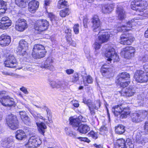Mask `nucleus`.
I'll return each instance as SVG.
<instances>
[{
	"mask_svg": "<svg viewBox=\"0 0 148 148\" xmlns=\"http://www.w3.org/2000/svg\"><path fill=\"white\" fill-rule=\"evenodd\" d=\"M130 77V75L126 72L120 73L116 77V83L121 87L124 88L128 86L130 83L128 80Z\"/></svg>",
	"mask_w": 148,
	"mask_h": 148,
	"instance_id": "1",
	"label": "nucleus"
},
{
	"mask_svg": "<svg viewBox=\"0 0 148 148\" xmlns=\"http://www.w3.org/2000/svg\"><path fill=\"white\" fill-rule=\"evenodd\" d=\"M98 36L99 42H96L93 45V47L95 50L100 49L101 44L107 42L112 35L111 34L110 32H106L104 30H102L99 32Z\"/></svg>",
	"mask_w": 148,
	"mask_h": 148,
	"instance_id": "2",
	"label": "nucleus"
},
{
	"mask_svg": "<svg viewBox=\"0 0 148 148\" xmlns=\"http://www.w3.org/2000/svg\"><path fill=\"white\" fill-rule=\"evenodd\" d=\"M112 111L115 116L120 115L121 119L126 118L130 112L128 109L123 108L122 105H119L114 106L112 108Z\"/></svg>",
	"mask_w": 148,
	"mask_h": 148,
	"instance_id": "3",
	"label": "nucleus"
},
{
	"mask_svg": "<svg viewBox=\"0 0 148 148\" xmlns=\"http://www.w3.org/2000/svg\"><path fill=\"white\" fill-rule=\"evenodd\" d=\"M46 53V51L43 46L40 44H36L34 46L32 56L35 58H41L43 57Z\"/></svg>",
	"mask_w": 148,
	"mask_h": 148,
	"instance_id": "4",
	"label": "nucleus"
},
{
	"mask_svg": "<svg viewBox=\"0 0 148 148\" xmlns=\"http://www.w3.org/2000/svg\"><path fill=\"white\" fill-rule=\"evenodd\" d=\"M147 6V2L145 0H134L131 3V8L138 12L145 10Z\"/></svg>",
	"mask_w": 148,
	"mask_h": 148,
	"instance_id": "5",
	"label": "nucleus"
},
{
	"mask_svg": "<svg viewBox=\"0 0 148 148\" xmlns=\"http://www.w3.org/2000/svg\"><path fill=\"white\" fill-rule=\"evenodd\" d=\"M6 123L9 127L13 130L18 127V121L16 116L12 114L9 115L6 118Z\"/></svg>",
	"mask_w": 148,
	"mask_h": 148,
	"instance_id": "6",
	"label": "nucleus"
},
{
	"mask_svg": "<svg viewBox=\"0 0 148 148\" xmlns=\"http://www.w3.org/2000/svg\"><path fill=\"white\" fill-rule=\"evenodd\" d=\"M134 77L138 82H145L148 81V74L142 70H137L135 73Z\"/></svg>",
	"mask_w": 148,
	"mask_h": 148,
	"instance_id": "7",
	"label": "nucleus"
},
{
	"mask_svg": "<svg viewBox=\"0 0 148 148\" xmlns=\"http://www.w3.org/2000/svg\"><path fill=\"white\" fill-rule=\"evenodd\" d=\"M148 114V111L143 110L139 111L134 114L132 120L133 122L136 123L140 122L146 118Z\"/></svg>",
	"mask_w": 148,
	"mask_h": 148,
	"instance_id": "8",
	"label": "nucleus"
},
{
	"mask_svg": "<svg viewBox=\"0 0 148 148\" xmlns=\"http://www.w3.org/2000/svg\"><path fill=\"white\" fill-rule=\"evenodd\" d=\"M105 56L108 58L107 60L109 62H110L113 60L114 62H118L119 60V57L116 53L114 49L113 48H110L106 51Z\"/></svg>",
	"mask_w": 148,
	"mask_h": 148,
	"instance_id": "9",
	"label": "nucleus"
},
{
	"mask_svg": "<svg viewBox=\"0 0 148 148\" xmlns=\"http://www.w3.org/2000/svg\"><path fill=\"white\" fill-rule=\"evenodd\" d=\"M49 24L46 20L42 19L38 21L35 26L36 30L42 32L47 29L48 28Z\"/></svg>",
	"mask_w": 148,
	"mask_h": 148,
	"instance_id": "10",
	"label": "nucleus"
},
{
	"mask_svg": "<svg viewBox=\"0 0 148 148\" xmlns=\"http://www.w3.org/2000/svg\"><path fill=\"white\" fill-rule=\"evenodd\" d=\"M28 49V45L27 42L24 40H21L19 42L16 51L20 55L23 56L26 53V51Z\"/></svg>",
	"mask_w": 148,
	"mask_h": 148,
	"instance_id": "11",
	"label": "nucleus"
},
{
	"mask_svg": "<svg viewBox=\"0 0 148 148\" xmlns=\"http://www.w3.org/2000/svg\"><path fill=\"white\" fill-rule=\"evenodd\" d=\"M41 143V141L40 139L33 136L30 138L25 145L27 147L34 148L37 147Z\"/></svg>",
	"mask_w": 148,
	"mask_h": 148,
	"instance_id": "12",
	"label": "nucleus"
},
{
	"mask_svg": "<svg viewBox=\"0 0 148 148\" xmlns=\"http://www.w3.org/2000/svg\"><path fill=\"white\" fill-rule=\"evenodd\" d=\"M135 51L134 48L132 47L127 46L123 49L122 53L124 55L125 58L129 59L134 56Z\"/></svg>",
	"mask_w": 148,
	"mask_h": 148,
	"instance_id": "13",
	"label": "nucleus"
},
{
	"mask_svg": "<svg viewBox=\"0 0 148 148\" xmlns=\"http://www.w3.org/2000/svg\"><path fill=\"white\" fill-rule=\"evenodd\" d=\"M12 24V21L6 16L3 17L0 21V28L3 29H8Z\"/></svg>",
	"mask_w": 148,
	"mask_h": 148,
	"instance_id": "14",
	"label": "nucleus"
},
{
	"mask_svg": "<svg viewBox=\"0 0 148 148\" xmlns=\"http://www.w3.org/2000/svg\"><path fill=\"white\" fill-rule=\"evenodd\" d=\"M4 64L5 66L8 67H15L16 65V59L13 55H10L7 58Z\"/></svg>",
	"mask_w": 148,
	"mask_h": 148,
	"instance_id": "15",
	"label": "nucleus"
},
{
	"mask_svg": "<svg viewBox=\"0 0 148 148\" xmlns=\"http://www.w3.org/2000/svg\"><path fill=\"white\" fill-rule=\"evenodd\" d=\"M121 43L124 45H130L133 42L134 38L129 34H123L120 37Z\"/></svg>",
	"mask_w": 148,
	"mask_h": 148,
	"instance_id": "16",
	"label": "nucleus"
},
{
	"mask_svg": "<svg viewBox=\"0 0 148 148\" xmlns=\"http://www.w3.org/2000/svg\"><path fill=\"white\" fill-rule=\"evenodd\" d=\"M49 84L53 88H60L61 90L66 89L68 84V83L65 82L58 81L56 82L54 81H51Z\"/></svg>",
	"mask_w": 148,
	"mask_h": 148,
	"instance_id": "17",
	"label": "nucleus"
},
{
	"mask_svg": "<svg viewBox=\"0 0 148 148\" xmlns=\"http://www.w3.org/2000/svg\"><path fill=\"white\" fill-rule=\"evenodd\" d=\"M92 24V28L94 32L99 31L100 29L101 25L100 21L98 16L95 15L91 19Z\"/></svg>",
	"mask_w": 148,
	"mask_h": 148,
	"instance_id": "18",
	"label": "nucleus"
},
{
	"mask_svg": "<svg viewBox=\"0 0 148 148\" xmlns=\"http://www.w3.org/2000/svg\"><path fill=\"white\" fill-rule=\"evenodd\" d=\"M26 21L24 19H20L16 21L15 28L18 31H23L27 27Z\"/></svg>",
	"mask_w": 148,
	"mask_h": 148,
	"instance_id": "19",
	"label": "nucleus"
},
{
	"mask_svg": "<svg viewBox=\"0 0 148 148\" xmlns=\"http://www.w3.org/2000/svg\"><path fill=\"white\" fill-rule=\"evenodd\" d=\"M0 102L2 105L5 106L10 107L14 105L15 103L14 99L8 95L1 99Z\"/></svg>",
	"mask_w": 148,
	"mask_h": 148,
	"instance_id": "20",
	"label": "nucleus"
},
{
	"mask_svg": "<svg viewBox=\"0 0 148 148\" xmlns=\"http://www.w3.org/2000/svg\"><path fill=\"white\" fill-rule=\"evenodd\" d=\"M134 19L129 21L127 22L126 25L118 26L117 28L118 32H125L130 30L132 26V25L134 24Z\"/></svg>",
	"mask_w": 148,
	"mask_h": 148,
	"instance_id": "21",
	"label": "nucleus"
},
{
	"mask_svg": "<svg viewBox=\"0 0 148 148\" xmlns=\"http://www.w3.org/2000/svg\"><path fill=\"white\" fill-rule=\"evenodd\" d=\"M51 56L48 57L46 59L44 64L42 65L41 68H45L53 71L54 70V67L53 65V60Z\"/></svg>",
	"mask_w": 148,
	"mask_h": 148,
	"instance_id": "22",
	"label": "nucleus"
},
{
	"mask_svg": "<svg viewBox=\"0 0 148 148\" xmlns=\"http://www.w3.org/2000/svg\"><path fill=\"white\" fill-rule=\"evenodd\" d=\"M13 138L12 136H10L3 139L1 143L2 146L6 148H10L14 144Z\"/></svg>",
	"mask_w": 148,
	"mask_h": 148,
	"instance_id": "23",
	"label": "nucleus"
},
{
	"mask_svg": "<svg viewBox=\"0 0 148 148\" xmlns=\"http://www.w3.org/2000/svg\"><path fill=\"white\" fill-rule=\"evenodd\" d=\"M11 42L10 36L4 34L0 37V45L2 46H8Z\"/></svg>",
	"mask_w": 148,
	"mask_h": 148,
	"instance_id": "24",
	"label": "nucleus"
},
{
	"mask_svg": "<svg viewBox=\"0 0 148 148\" xmlns=\"http://www.w3.org/2000/svg\"><path fill=\"white\" fill-rule=\"evenodd\" d=\"M135 92V88L133 86H130L126 88L125 90H122L121 94L123 96L130 97L133 96Z\"/></svg>",
	"mask_w": 148,
	"mask_h": 148,
	"instance_id": "25",
	"label": "nucleus"
},
{
	"mask_svg": "<svg viewBox=\"0 0 148 148\" xmlns=\"http://www.w3.org/2000/svg\"><path fill=\"white\" fill-rule=\"evenodd\" d=\"M28 10L32 13L34 12L39 6V3L38 1L33 0L30 1L28 4Z\"/></svg>",
	"mask_w": 148,
	"mask_h": 148,
	"instance_id": "26",
	"label": "nucleus"
},
{
	"mask_svg": "<svg viewBox=\"0 0 148 148\" xmlns=\"http://www.w3.org/2000/svg\"><path fill=\"white\" fill-rule=\"evenodd\" d=\"M101 72L103 76L109 75L112 72L113 70L109 68V66L106 65H103L101 69Z\"/></svg>",
	"mask_w": 148,
	"mask_h": 148,
	"instance_id": "27",
	"label": "nucleus"
},
{
	"mask_svg": "<svg viewBox=\"0 0 148 148\" xmlns=\"http://www.w3.org/2000/svg\"><path fill=\"white\" fill-rule=\"evenodd\" d=\"M15 137L16 139L21 140L25 139L26 135L25 132L22 130H18L15 133Z\"/></svg>",
	"mask_w": 148,
	"mask_h": 148,
	"instance_id": "28",
	"label": "nucleus"
},
{
	"mask_svg": "<svg viewBox=\"0 0 148 148\" xmlns=\"http://www.w3.org/2000/svg\"><path fill=\"white\" fill-rule=\"evenodd\" d=\"M70 124L72 125L73 127L76 130L79 125L82 124V123H80V121L78 118H71L70 119Z\"/></svg>",
	"mask_w": 148,
	"mask_h": 148,
	"instance_id": "29",
	"label": "nucleus"
},
{
	"mask_svg": "<svg viewBox=\"0 0 148 148\" xmlns=\"http://www.w3.org/2000/svg\"><path fill=\"white\" fill-rule=\"evenodd\" d=\"M116 14L119 19L122 20L125 16V12L121 6H118L116 10Z\"/></svg>",
	"mask_w": 148,
	"mask_h": 148,
	"instance_id": "30",
	"label": "nucleus"
},
{
	"mask_svg": "<svg viewBox=\"0 0 148 148\" xmlns=\"http://www.w3.org/2000/svg\"><path fill=\"white\" fill-rule=\"evenodd\" d=\"M90 127L87 125L82 124L77 129V130L80 133L86 134L90 131Z\"/></svg>",
	"mask_w": 148,
	"mask_h": 148,
	"instance_id": "31",
	"label": "nucleus"
},
{
	"mask_svg": "<svg viewBox=\"0 0 148 148\" xmlns=\"http://www.w3.org/2000/svg\"><path fill=\"white\" fill-rule=\"evenodd\" d=\"M114 4H107L102 7V11L104 13H109L111 12L114 8Z\"/></svg>",
	"mask_w": 148,
	"mask_h": 148,
	"instance_id": "32",
	"label": "nucleus"
},
{
	"mask_svg": "<svg viewBox=\"0 0 148 148\" xmlns=\"http://www.w3.org/2000/svg\"><path fill=\"white\" fill-rule=\"evenodd\" d=\"M65 32L66 34V40L69 44L70 45H73L72 44V41L71 38V30L70 29L66 27Z\"/></svg>",
	"mask_w": 148,
	"mask_h": 148,
	"instance_id": "33",
	"label": "nucleus"
},
{
	"mask_svg": "<svg viewBox=\"0 0 148 148\" xmlns=\"http://www.w3.org/2000/svg\"><path fill=\"white\" fill-rule=\"evenodd\" d=\"M36 124L38 127L39 131L41 134L43 135L45 132V129L47 128L46 125L43 123H36Z\"/></svg>",
	"mask_w": 148,
	"mask_h": 148,
	"instance_id": "34",
	"label": "nucleus"
},
{
	"mask_svg": "<svg viewBox=\"0 0 148 148\" xmlns=\"http://www.w3.org/2000/svg\"><path fill=\"white\" fill-rule=\"evenodd\" d=\"M126 141L122 138L118 139L116 141V148H125Z\"/></svg>",
	"mask_w": 148,
	"mask_h": 148,
	"instance_id": "35",
	"label": "nucleus"
},
{
	"mask_svg": "<svg viewBox=\"0 0 148 148\" xmlns=\"http://www.w3.org/2000/svg\"><path fill=\"white\" fill-rule=\"evenodd\" d=\"M15 1L16 4L21 8H25L27 2V0H15Z\"/></svg>",
	"mask_w": 148,
	"mask_h": 148,
	"instance_id": "36",
	"label": "nucleus"
},
{
	"mask_svg": "<svg viewBox=\"0 0 148 148\" xmlns=\"http://www.w3.org/2000/svg\"><path fill=\"white\" fill-rule=\"evenodd\" d=\"M125 127L122 125H119L115 129V132L118 134H122L125 131Z\"/></svg>",
	"mask_w": 148,
	"mask_h": 148,
	"instance_id": "37",
	"label": "nucleus"
},
{
	"mask_svg": "<svg viewBox=\"0 0 148 148\" xmlns=\"http://www.w3.org/2000/svg\"><path fill=\"white\" fill-rule=\"evenodd\" d=\"M70 13L69 10L68 8L61 10L60 12V16L62 17H64L69 14Z\"/></svg>",
	"mask_w": 148,
	"mask_h": 148,
	"instance_id": "38",
	"label": "nucleus"
},
{
	"mask_svg": "<svg viewBox=\"0 0 148 148\" xmlns=\"http://www.w3.org/2000/svg\"><path fill=\"white\" fill-rule=\"evenodd\" d=\"M68 4V2L65 0H60L58 2V8H62Z\"/></svg>",
	"mask_w": 148,
	"mask_h": 148,
	"instance_id": "39",
	"label": "nucleus"
},
{
	"mask_svg": "<svg viewBox=\"0 0 148 148\" xmlns=\"http://www.w3.org/2000/svg\"><path fill=\"white\" fill-rule=\"evenodd\" d=\"M145 139L141 136H137L136 137V142L139 144L144 145L145 143Z\"/></svg>",
	"mask_w": 148,
	"mask_h": 148,
	"instance_id": "40",
	"label": "nucleus"
},
{
	"mask_svg": "<svg viewBox=\"0 0 148 148\" xmlns=\"http://www.w3.org/2000/svg\"><path fill=\"white\" fill-rule=\"evenodd\" d=\"M88 136L89 137H91L92 139L94 140H96L98 137V134L97 133L93 131H91L89 132L88 134Z\"/></svg>",
	"mask_w": 148,
	"mask_h": 148,
	"instance_id": "41",
	"label": "nucleus"
},
{
	"mask_svg": "<svg viewBox=\"0 0 148 148\" xmlns=\"http://www.w3.org/2000/svg\"><path fill=\"white\" fill-rule=\"evenodd\" d=\"M134 145L131 140L129 139H127L126 141V144L125 148H134Z\"/></svg>",
	"mask_w": 148,
	"mask_h": 148,
	"instance_id": "42",
	"label": "nucleus"
},
{
	"mask_svg": "<svg viewBox=\"0 0 148 148\" xmlns=\"http://www.w3.org/2000/svg\"><path fill=\"white\" fill-rule=\"evenodd\" d=\"M34 106H36V107L37 108H42L43 109H46V111L47 112V116L48 117L49 120V117H48V115H49V116L50 115L51 111L48 108L45 106H43L42 107H41L39 106H38L36 105H34Z\"/></svg>",
	"mask_w": 148,
	"mask_h": 148,
	"instance_id": "43",
	"label": "nucleus"
},
{
	"mask_svg": "<svg viewBox=\"0 0 148 148\" xmlns=\"http://www.w3.org/2000/svg\"><path fill=\"white\" fill-rule=\"evenodd\" d=\"M71 79L72 82L73 83L76 82L79 79L78 73H74Z\"/></svg>",
	"mask_w": 148,
	"mask_h": 148,
	"instance_id": "44",
	"label": "nucleus"
},
{
	"mask_svg": "<svg viewBox=\"0 0 148 148\" xmlns=\"http://www.w3.org/2000/svg\"><path fill=\"white\" fill-rule=\"evenodd\" d=\"M21 119L25 124H28V123L30 122V118L27 115L25 116V117L22 119Z\"/></svg>",
	"mask_w": 148,
	"mask_h": 148,
	"instance_id": "45",
	"label": "nucleus"
},
{
	"mask_svg": "<svg viewBox=\"0 0 148 148\" xmlns=\"http://www.w3.org/2000/svg\"><path fill=\"white\" fill-rule=\"evenodd\" d=\"M79 27L78 24H75L73 27V31L75 34H77L79 33Z\"/></svg>",
	"mask_w": 148,
	"mask_h": 148,
	"instance_id": "46",
	"label": "nucleus"
},
{
	"mask_svg": "<svg viewBox=\"0 0 148 148\" xmlns=\"http://www.w3.org/2000/svg\"><path fill=\"white\" fill-rule=\"evenodd\" d=\"M7 3L2 0H0V9H7Z\"/></svg>",
	"mask_w": 148,
	"mask_h": 148,
	"instance_id": "47",
	"label": "nucleus"
},
{
	"mask_svg": "<svg viewBox=\"0 0 148 148\" xmlns=\"http://www.w3.org/2000/svg\"><path fill=\"white\" fill-rule=\"evenodd\" d=\"M0 72L3 75H10L11 76H15L16 75L15 74L11 72H8L6 71H1Z\"/></svg>",
	"mask_w": 148,
	"mask_h": 148,
	"instance_id": "48",
	"label": "nucleus"
},
{
	"mask_svg": "<svg viewBox=\"0 0 148 148\" xmlns=\"http://www.w3.org/2000/svg\"><path fill=\"white\" fill-rule=\"evenodd\" d=\"M140 96H138V99L136 100V102L138 103V105L137 106H142L143 103V101L142 99H140Z\"/></svg>",
	"mask_w": 148,
	"mask_h": 148,
	"instance_id": "49",
	"label": "nucleus"
},
{
	"mask_svg": "<svg viewBox=\"0 0 148 148\" xmlns=\"http://www.w3.org/2000/svg\"><path fill=\"white\" fill-rule=\"evenodd\" d=\"M139 12H140L139 15L143 16L144 17V18H145L146 17L148 18V11L144 12L143 10H142Z\"/></svg>",
	"mask_w": 148,
	"mask_h": 148,
	"instance_id": "50",
	"label": "nucleus"
},
{
	"mask_svg": "<svg viewBox=\"0 0 148 148\" xmlns=\"http://www.w3.org/2000/svg\"><path fill=\"white\" fill-rule=\"evenodd\" d=\"M79 139L81 141H83L86 142L88 143H89L90 142V140L88 138H83L82 137H78L76 138Z\"/></svg>",
	"mask_w": 148,
	"mask_h": 148,
	"instance_id": "51",
	"label": "nucleus"
},
{
	"mask_svg": "<svg viewBox=\"0 0 148 148\" xmlns=\"http://www.w3.org/2000/svg\"><path fill=\"white\" fill-rule=\"evenodd\" d=\"M29 112L36 119V116L37 115L38 113L36 111L33 110H29Z\"/></svg>",
	"mask_w": 148,
	"mask_h": 148,
	"instance_id": "52",
	"label": "nucleus"
},
{
	"mask_svg": "<svg viewBox=\"0 0 148 148\" xmlns=\"http://www.w3.org/2000/svg\"><path fill=\"white\" fill-rule=\"evenodd\" d=\"M6 93V91H0V101H1V99L2 100L3 99L5 96H6L5 95Z\"/></svg>",
	"mask_w": 148,
	"mask_h": 148,
	"instance_id": "53",
	"label": "nucleus"
},
{
	"mask_svg": "<svg viewBox=\"0 0 148 148\" xmlns=\"http://www.w3.org/2000/svg\"><path fill=\"white\" fill-rule=\"evenodd\" d=\"M66 134L73 138H76V134L75 133L71 131L70 132H67L66 133Z\"/></svg>",
	"mask_w": 148,
	"mask_h": 148,
	"instance_id": "54",
	"label": "nucleus"
},
{
	"mask_svg": "<svg viewBox=\"0 0 148 148\" xmlns=\"http://www.w3.org/2000/svg\"><path fill=\"white\" fill-rule=\"evenodd\" d=\"M83 102L85 104H87L88 106L90 105L92 103L91 100L88 99L86 100L85 98L83 99Z\"/></svg>",
	"mask_w": 148,
	"mask_h": 148,
	"instance_id": "55",
	"label": "nucleus"
},
{
	"mask_svg": "<svg viewBox=\"0 0 148 148\" xmlns=\"http://www.w3.org/2000/svg\"><path fill=\"white\" fill-rule=\"evenodd\" d=\"M88 20L87 18H85L83 20V24L84 27L86 28L87 27V24Z\"/></svg>",
	"mask_w": 148,
	"mask_h": 148,
	"instance_id": "56",
	"label": "nucleus"
},
{
	"mask_svg": "<svg viewBox=\"0 0 148 148\" xmlns=\"http://www.w3.org/2000/svg\"><path fill=\"white\" fill-rule=\"evenodd\" d=\"M19 114L20 116L21 119H22L27 115L26 112L24 111L19 112Z\"/></svg>",
	"mask_w": 148,
	"mask_h": 148,
	"instance_id": "57",
	"label": "nucleus"
},
{
	"mask_svg": "<svg viewBox=\"0 0 148 148\" xmlns=\"http://www.w3.org/2000/svg\"><path fill=\"white\" fill-rule=\"evenodd\" d=\"M144 131L146 133H148V121H146L145 123L144 126Z\"/></svg>",
	"mask_w": 148,
	"mask_h": 148,
	"instance_id": "58",
	"label": "nucleus"
},
{
	"mask_svg": "<svg viewBox=\"0 0 148 148\" xmlns=\"http://www.w3.org/2000/svg\"><path fill=\"white\" fill-rule=\"evenodd\" d=\"M20 90L22 91L24 94H27L28 93V92L26 88L24 87H22L20 88Z\"/></svg>",
	"mask_w": 148,
	"mask_h": 148,
	"instance_id": "59",
	"label": "nucleus"
},
{
	"mask_svg": "<svg viewBox=\"0 0 148 148\" xmlns=\"http://www.w3.org/2000/svg\"><path fill=\"white\" fill-rule=\"evenodd\" d=\"M72 102L73 106L77 108L79 107V104L77 101L76 100L73 101Z\"/></svg>",
	"mask_w": 148,
	"mask_h": 148,
	"instance_id": "60",
	"label": "nucleus"
},
{
	"mask_svg": "<svg viewBox=\"0 0 148 148\" xmlns=\"http://www.w3.org/2000/svg\"><path fill=\"white\" fill-rule=\"evenodd\" d=\"M86 81L88 83L90 84L92 82V77L89 75L86 78Z\"/></svg>",
	"mask_w": 148,
	"mask_h": 148,
	"instance_id": "61",
	"label": "nucleus"
},
{
	"mask_svg": "<svg viewBox=\"0 0 148 148\" xmlns=\"http://www.w3.org/2000/svg\"><path fill=\"white\" fill-rule=\"evenodd\" d=\"M78 118L79 119V120L80 121V122L81 123L82 122H85L86 121V119L82 116H79Z\"/></svg>",
	"mask_w": 148,
	"mask_h": 148,
	"instance_id": "62",
	"label": "nucleus"
},
{
	"mask_svg": "<svg viewBox=\"0 0 148 148\" xmlns=\"http://www.w3.org/2000/svg\"><path fill=\"white\" fill-rule=\"evenodd\" d=\"M66 73L68 75L73 74L74 72V70L73 69H67L65 71Z\"/></svg>",
	"mask_w": 148,
	"mask_h": 148,
	"instance_id": "63",
	"label": "nucleus"
},
{
	"mask_svg": "<svg viewBox=\"0 0 148 148\" xmlns=\"http://www.w3.org/2000/svg\"><path fill=\"white\" fill-rule=\"evenodd\" d=\"M49 16L51 18V21H54V20H55V16L52 13H50L49 14Z\"/></svg>",
	"mask_w": 148,
	"mask_h": 148,
	"instance_id": "64",
	"label": "nucleus"
}]
</instances>
